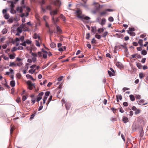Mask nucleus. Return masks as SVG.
Wrapping results in <instances>:
<instances>
[{"mask_svg":"<svg viewBox=\"0 0 148 148\" xmlns=\"http://www.w3.org/2000/svg\"><path fill=\"white\" fill-rule=\"evenodd\" d=\"M35 71V70H33L32 69H30L29 70V73H31V74H32L34 73Z\"/></svg>","mask_w":148,"mask_h":148,"instance_id":"obj_45","label":"nucleus"},{"mask_svg":"<svg viewBox=\"0 0 148 148\" xmlns=\"http://www.w3.org/2000/svg\"><path fill=\"white\" fill-rule=\"evenodd\" d=\"M116 101L118 102H119V99L121 100L122 99V97L121 95H116Z\"/></svg>","mask_w":148,"mask_h":148,"instance_id":"obj_14","label":"nucleus"},{"mask_svg":"<svg viewBox=\"0 0 148 148\" xmlns=\"http://www.w3.org/2000/svg\"><path fill=\"white\" fill-rule=\"evenodd\" d=\"M56 29H57V32H54V33H62V30L60 28V27L57 25H56Z\"/></svg>","mask_w":148,"mask_h":148,"instance_id":"obj_8","label":"nucleus"},{"mask_svg":"<svg viewBox=\"0 0 148 148\" xmlns=\"http://www.w3.org/2000/svg\"><path fill=\"white\" fill-rule=\"evenodd\" d=\"M135 97L136 98V99H140V95H136L135 96Z\"/></svg>","mask_w":148,"mask_h":148,"instance_id":"obj_55","label":"nucleus"},{"mask_svg":"<svg viewBox=\"0 0 148 148\" xmlns=\"http://www.w3.org/2000/svg\"><path fill=\"white\" fill-rule=\"evenodd\" d=\"M58 11L56 10L51 11L50 14L51 15H54L57 14Z\"/></svg>","mask_w":148,"mask_h":148,"instance_id":"obj_12","label":"nucleus"},{"mask_svg":"<svg viewBox=\"0 0 148 148\" xmlns=\"http://www.w3.org/2000/svg\"><path fill=\"white\" fill-rule=\"evenodd\" d=\"M116 65L118 68H121L123 67V66L121 63L119 62H118L116 63Z\"/></svg>","mask_w":148,"mask_h":148,"instance_id":"obj_16","label":"nucleus"},{"mask_svg":"<svg viewBox=\"0 0 148 148\" xmlns=\"http://www.w3.org/2000/svg\"><path fill=\"white\" fill-rule=\"evenodd\" d=\"M20 40H21V42H23L24 40V36H22L20 38Z\"/></svg>","mask_w":148,"mask_h":148,"instance_id":"obj_39","label":"nucleus"},{"mask_svg":"<svg viewBox=\"0 0 148 148\" xmlns=\"http://www.w3.org/2000/svg\"><path fill=\"white\" fill-rule=\"evenodd\" d=\"M129 89H130L129 88H126V87H124L123 88V92H124L125 90H129Z\"/></svg>","mask_w":148,"mask_h":148,"instance_id":"obj_58","label":"nucleus"},{"mask_svg":"<svg viewBox=\"0 0 148 148\" xmlns=\"http://www.w3.org/2000/svg\"><path fill=\"white\" fill-rule=\"evenodd\" d=\"M114 11V10L111 9H107L100 13L101 16H106L109 14L108 12H113Z\"/></svg>","mask_w":148,"mask_h":148,"instance_id":"obj_2","label":"nucleus"},{"mask_svg":"<svg viewBox=\"0 0 148 148\" xmlns=\"http://www.w3.org/2000/svg\"><path fill=\"white\" fill-rule=\"evenodd\" d=\"M27 99L26 97L25 96L23 95L22 97V100L23 101H25Z\"/></svg>","mask_w":148,"mask_h":148,"instance_id":"obj_56","label":"nucleus"},{"mask_svg":"<svg viewBox=\"0 0 148 148\" xmlns=\"http://www.w3.org/2000/svg\"><path fill=\"white\" fill-rule=\"evenodd\" d=\"M60 18L62 19L64 21H66V18L64 16H63L62 14H61L60 15Z\"/></svg>","mask_w":148,"mask_h":148,"instance_id":"obj_27","label":"nucleus"},{"mask_svg":"<svg viewBox=\"0 0 148 148\" xmlns=\"http://www.w3.org/2000/svg\"><path fill=\"white\" fill-rule=\"evenodd\" d=\"M122 121L124 123H126L128 121V119L127 117L123 116Z\"/></svg>","mask_w":148,"mask_h":148,"instance_id":"obj_17","label":"nucleus"},{"mask_svg":"<svg viewBox=\"0 0 148 148\" xmlns=\"http://www.w3.org/2000/svg\"><path fill=\"white\" fill-rule=\"evenodd\" d=\"M21 25L22 26V27H23V28L24 29V31H27L28 30V27L26 23L22 24Z\"/></svg>","mask_w":148,"mask_h":148,"instance_id":"obj_7","label":"nucleus"},{"mask_svg":"<svg viewBox=\"0 0 148 148\" xmlns=\"http://www.w3.org/2000/svg\"><path fill=\"white\" fill-rule=\"evenodd\" d=\"M15 58L14 56L12 54H11L10 55V59H13Z\"/></svg>","mask_w":148,"mask_h":148,"instance_id":"obj_53","label":"nucleus"},{"mask_svg":"<svg viewBox=\"0 0 148 148\" xmlns=\"http://www.w3.org/2000/svg\"><path fill=\"white\" fill-rule=\"evenodd\" d=\"M23 47L21 46H19L17 48L18 50H23Z\"/></svg>","mask_w":148,"mask_h":148,"instance_id":"obj_64","label":"nucleus"},{"mask_svg":"<svg viewBox=\"0 0 148 148\" xmlns=\"http://www.w3.org/2000/svg\"><path fill=\"white\" fill-rule=\"evenodd\" d=\"M104 29L103 28H99L98 30V32L99 33H100L101 32H103Z\"/></svg>","mask_w":148,"mask_h":148,"instance_id":"obj_36","label":"nucleus"},{"mask_svg":"<svg viewBox=\"0 0 148 148\" xmlns=\"http://www.w3.org/2000/svg\"><path fill=\"white\" fill-rule=\"evenodd\" d=\"M32 55L35 58L37 57V54L36 53H32Z\"/></svg>","mask_w":148,"mask_h":148,"instance_id":"obj_59","label":"nucleus"},{"mask_svg":"<svg viewBox=\"0 0 148 148\" xmlns=\"http://www.w3.org/2000/svg\"><path fill=\"white\" fill-rule=\"evenodd\" d=\"M27 84L28 85V88L30 90H32L33 89V86L35 88L34 84L32 83L30 81H28L27 82Z\"/></svg>","mask_w":148,"mask_h":148,"instance_id":"obj_3","label":"nucleus"},{"mask_svg":"<svg viewBox=\"0 0 148 148\" xmlns=\"http://www.w3.org/2000/svg\"><path fill=\"white\" fill-rule=\"evenodd\" d=\"M10 16L8 14H5L4 15L5 18L6 19H8L9 18Z\"/></svg>","mask_w":148,"mask_h":148,"instance_id":"obj_30","label":"nucleus"},{"mask_svg":"<svg viewBox=\"0 0 148 148\" xmlns=\"http://www.w3.org/2000/svg\"><path fill=\"white\" fill-rule=\"evenodd\" d=\"M13 19L11 18H10L8 20V22L10 23H12L13 22Z\"/></svg>","mask_w":148,"mask_h":148,"instance_id":"obj_52","label":"nucleus"},{"mask_svg":"<svg viewBox=\"0 0 148 148\" xmlns=\"http://www.w3.org/2000/svg\"><path fill=\"white\" fill-rule=\"evenodd\" d=\"M23 63L22 62H19L17 63L16 64V66H20L22 65Z\"/></svg>","mask_w":148,"mask_h":148,"instance_id":"obj_46","label":"nucleus"},{"mask_svg":"<svg viewBox=\"0 0 148 148\" xmlns=\"http://www.w3.org/2000/svg\"><path fill=\"white\" fill-rule=\"evenodd\" d=\"M63 78V77L62 76H61L60 77L58 78V81H61L62 80Z\"/></svg>","mask_w":148,"mask_h":148,"instance_id":"obj_40","label":"nucleus"},{"mask_svg":"<svg viewBox=\"0 0 148 148\" xmlns=\"http://www.w3.org/2000/svg\"><path fill=\"white\" fill-rule=\"evenodd\" d=\"M36 46L37 47H40V43L39 42L36 40Z\"/></svg>","mask_w":148,"mask_h":148,"instance_id":"obj_41","label":"nucleus"},{"mask_svg":"<svg viewBox=\"0 0 148 148\" xmlns=\"http://www.w3.org/2000/svg\"><path fill=\"white\" fill-rule=\"evenodd\" d=\"M108 33L107 32H104L103 34V37H105L107 36Z\"/></svg>","mask_w":148,"mask_h":148,"instance_id":"obj_61","label":"nucleus"},{"mask_svg":"<svg viewBox=\"0 0 148 148\" xmlns=\"http://www.w3.org/2000/svg\"><path fill=\"white\" fill-rule=\"evenodd\" d=\"M95 37L99 39H100L101 38V36L100 35H97V34H96L95 35Z\"/></svg>","mask_w":148,"mask_h":148,"instance_id":"obj_49","label":"nucleus"},{"mask_svg":"<svg viewBox=\"0 0 148 148\" xmlns=\"http://www.w3.org/2000/svg\"><path fill=\"white\" fill-rule=\"evenodd\" d=\"M47 99V97L46 96H44L43 97V103L44 104L45 103V101Z\"/></svg>","mask_w":148,"mask_h":148,"instance_id":"obj_44","label":"nucleus"},{"mask_svg":"<svg viewBox=\"0 0 148 148\" xmlns=\"http://www.w3.org/2000/svg\"><path fill=\"white\" fill-rule=\"evenodd\" d=\"M9 71L10 72H6L5 75H9L10 73H11L12 74H14V72L13 70L10 68L9 69Z\"/></svg>","mask_w":148,"mask_h":148,"instance_id":"obj_10","label":"nucleus"},{"mask_svg":"<svg viewBox=\"0 0 148 148\" xmlns=\"http://www.w3.org/2000/svg\"><path fill=\"white\" fill-rule=\"evenodd\" d=\"M45 3V0H42L40 3L41 6H42Z\"/></svg>","mask_w":148,"mask_h":148,"instance_id":"obj_43","label":"nucleus"},{"mask_svg":"<svg viewBox=\"0 0 148 148\" xmlns=\"http://www.w3.org/2000/svg\"><path fill=\"white\" fill-rule=\"evenodd\" d=\"M147 52L145 50H143L141 51V54L143 55H145L147 54Z\"/></svg>","mask_w":148,"mask_h":148,"instance_id":"obj_33","label":"nucleus"},{"mask_svg":"<svg viewBox=\"0 0 148 148\" xmlns=\"http://www.w3.org/2000/svg\"><path fill=\"white\" fill-rule=\"evenodd\" d=\"M108 20L110 22H112L114 21V18L112 16H110L109 17Z\"/></svg>","mask_w":148,"mask_h":148,"instance_id":"obj_35","label":"nucleus"},{"mask_svg":"<svg viewBox=\"0 0 148 148\" xmlns=\"http://www.w3.org/2000/svg\"><path fill=\"white\" fill-rule=\"evenodd\" d=\"M15 82L14 80H12L10 82V85L12 87H14L15 86Z\"/></svg>","mask_w":148,"mask_h":148,"instance_id":"obj_20","label":"nucleus"},{"mask_svg":"<svg viewBox=\"0 0 148 148\" xmlns=\"http://www.w3.org/2000/svg\"><path fill=\"white\" fill-rule=\"evenodd\" d=\"M50 93V92L49 91L46 92L45 93V96L47 97L49 96V94Z\"/></svg>","mask_w":148,"mask_h":148,"instance_id":"obj_60","label":"nucleus"},{"mask_svg":"<svg viewBox=\"0 0 148 148\" xmlns=\"http://www.w3.org/2000/svg\"><path fill=\"white\" fill-rule=\"evenodd\" d=\"M128 33L131 36H134L135 35V33L133 32H130L129 31H128Z\"/></svg>","mask_w":148,"mask_h":148,"instance_id":"obj_34","label":"nucleus"},{"mask_svg":"<svg viewBox=\"0 0 148 148\" xmlns=\"http://www.w3.org/2000/svg\"><path fill=\"white\" fill-rule=\"evenodd\" d=\"M50 47L52 48H54L56 46V45L54 42H52L50 45Z\"/></svg>","mask_w":148,"mask_h":148,"instance_id":"obj_25","label":"nucleus"},{"mask_svg":"<svg viewBox=\"0 0 148 148\" xmlns=\"http://www.w3.org/2000/svg\"><path fill=\"white\" fill-rule=\"evenodd\" d=\"M10 12L12 14H14L16 13V10L14 9V8H12V9H10Z\"/></svg>","mask_w":148,"mask_h":148,"instance_id":"obj_23","label":"nucleus"},{"mask_svg":"<svg viewBox=\"0 0 148 148\" xmlns=\"http://www.w3.org/2000/svg\"><path fill=\"white\" fill-rule=\"evenodd\" d=\"M137 55V53H135L134 54L132 55H131V58H136V56Z\"/></svg>","mask_w":148,"mask_h":148,"instance_id":"obj_47","label":"nucleus"},{"mask_svg":"<svg viewBox=\"0 0 148 148\" xmlns=\"http://www.w3.org/2000/svg\"><path fill=\"white\" fill-rule=\"evenodd\" d=\"M130 100L132 101H134L135 99L134 96L132 95H130Z\"/></svg>","mask_w":148,"mask_h":148,"instance_id":"obj_21","label":"nucleus"},{"mask_svg":"<svg viewBox=\"0 0 148 148\" xmlns=\"http://www.w3.org/2000/svg\"><path fill=\"white\" fill-rule=\"evenodd\" d=\"M20 45L23 46H26V43L25 41L24 42L20 43Z\"/></svg>","mask_w":148,"mask_h":148,"instance_id":"obj_57","label":"nucleus"},{"mask_svg":"<svg viewBox=\"0 0 148 148\" xmlns=\"http://www.w3.org/2000/svg\"><path fill=\"white\" fill-rule=\"evenodd\" d=\"M7 32V30L6 28L3 29L2 31V33L3 34H5Z\"/></svg>","mask_w":148,"mask_h":148,"instance_id":"obj_31","label":"nucleus"},{"mask_svg":"<svg viewBox=\"0 0 148 148\" xmlns=\"http://www.w3.org/2000/svg\"><path fill=\"white\" fill-rule=\"evenodd\" d=\"M144 76V75L142 73H141L139 74V76L140 79H142L143 78Z\"/></svg>","mask_w":148,"mask_h":148,"instance_id":"obj_32","label":"nucleus"},{"mask_svg":"<svg viewBox=\"0 0 148 148\" xmlns=\"http://www.w3.org/2000/svg\"><path fill=\"white\" fill-rule=\"evenodd\" d=\"M90 37V35L89 33H87L86 35V38L87 39H89Z\"/></svg>","mask_w":148,"mask_h":148,"instance_id":"obj_42","label":"nucleus"},{"mask_svg":"<svg viewBox=\"0 0 148 148\" xmlns=\"http://www.w3.org/2000/svg\"><path fill=\"white\" fill-rule=\"evenodd\" d=\"M9 66L10 67H12V66H16V64L14 62H10V64L9 65Z\"/></svg>","mask_w":148,"mask_h":148,"instance_id":"obj_22","label":"nucleus"},{"mask_svg":"<svg viewBox=\"0 0 148 148\" xmlns=\"http://www.w3.org/2000/svg\"><path fill=\"white\" fill-rule=\"evenodd\" d=\"M136 65L139 69H141L142 68V65L140 63H137L136 64Z\"/></svg>","mask_w":148,"mask_h":148,"instance_id":"obj_28","label":"nucleus"},{"mask_svg":"<svg viewBox=\"0 0 148 148\" xmlns=\"http://www.w3.org/2000/svg\"><path fill=\"white\" fill-rule=\"evenodd\" d=\"M43 94L44 93L43 92H41L39 94L38 97L37 98V101L39 102L42 99V96Z\"/></svg>","mask_w":148,"mask_h":148,"instance_id":"obj_6","label":"nucleus"},{"mask_svg":"<svg viewBox=\"0 0 148 148\" xmlns=\"http://www.w3.org/2000/svg\"><path fill=\"white\" fill-rule=\"evenodd\" d=\"M110 71H108V74L110 76H114L115 74L114 70L112 68H110Z\"/></svg>","mask_w":148,"mask_h":148,"instance_id":"obj_4","label":"nucleus"},{"mask_svg":"<svg viewBox=\"0 0 148 148\" xmlns=\"http://www.w3.org/2000/svg\"><path fill=\"white\" fill-rule=\"evenodd\" d=\"M52 21L53 22V23H54V24L56 25V23L58 22L59 21V20L58 19V18H56V20H55L53 16H52Z\"/></svg>","mask_w":148,"mask_h":148,"instance_id":"obj_9","label":"nucleus"},{"mask_svg":"<svg viewBox=\"0 0 148 148\" xmlns=\"http://www.w3.org/2000/svg\"><path fill=\"white\" fill-rule=\"evenodd\" d=\"M106 21V20L105 18H103L101 20V22L100 24L102 25H104Z\"/></svg>","mask_w":148,"mask_h":148,"instance_id":"obj_18","label":"nucleus"},{"mask_svg":"<svg viewBox=\"0 0 148 148\" xmlns=\"http://www.w3.org/2000/svg\"><path fill=\"white\" fill-rule=\"evenodd\" d=\"M46 9L51 11L52 10V7L50 5H48L47 6Z\"/></svg>","mask_w":148,"mask_h":148,"instance_id":"obj_29","label":"nucleus"},{"mask_svg":"<svg viewBox=\"0 0 148 148\" xmlns=\"http://www.w3.org/2000/svg\"><path fill=\"white\" fill-rule=\"evenodd\" d=\"M16 10L17 12H19L20 13H22L23 12V9L21 7H18L16 8Z\"/></svg>","mask_w":148,"mask_h":148,"instance_id":"obj_11","label":"nucleus"},{"mask_svg":"<svg viewBox=\"0 0 148 148\" xmlns=\"http://www.w3.org/2000/svg\"><path fill=\"white\" fill-rule=\"evenodd\" d=\"M141 57H142V56L140 55H138V54H137V55L136 56V59L140 58H141Z\"/></svg>","mask_w":148,"mask_h":148,"instance_id":"obj_62","label":"nucleus"},{"mask_svg":"<svg viewBox=\"0 0 148 148\" xmlns=\"http://www.w3.org/2000/svg\"><path fill=\"white\" fill-rule=\"evenodd\" d=\"M37 56H38L39 57H40L42 56V53L41 52H38L37 54Z\"/></svg>","mask_w":148,"mask_h":148,"instance_id":"obj_50","label":"nucleus"},{"mask_svg":"<svg viewBox=\"0 0 148 148\" xmlns=\"http://www.w3.org/2000/svg\"><path fill=\"white\" fill-rule=\"evenodd\" d=\"M52 98V95L50 96L48 100V103H49L51 101Z\"/></svg>","mask_w":148,"mask_h":148,"instance_id":"obj_51","label":"nucleus"},{"mask_svg":"<svg viewBox=\"0 0 148 148\" xmlns=\"http://www.w3.org/2000/svg\"><path fill=\"white\" fill-rule=\"evenodd\" d=\"M135 30V29H134L133 27H130L129 28V30L128 31H129V32L130 31L131 32H133Z\"/></svg>","mask_w":148,"mask_h":148,"instance_id":"obj_38","label":"nucleus"},{"mask_svg":"<svg viewBox=\"0 0 148 148\" xmlns=\"http://www.w3.org/2000/svg\"><path fill=\"white\" fill-rule=\"evenodd\" d=\"M91 42L92 44L96 43V40H95V38H93L92 39Z\"/></svg>","mask_w":148,"mask_h":148,"instance_id":"obj_54","label":"nucleus"},{"mask_svg":"<svg viewBox=\"0 0 148 148\" xmlns=\"http://www.w3.org/2000/svg\"><path fill=\"white\" fill-rule=\"evenodd\" d=\"M77 17L79 18L82 19H85L86 20H89L90 18L88 16H82L81 15V12L79 10H78L77 11Z\"/></svg>","mask_w":148,"mask_h":148,"instance_id":"obj_1","label":"nucleus"},{"mask_svg":"<svg viewBox=\"0 0 148 148\" xmlns=\"http://www.w3.org/2000/svg\"><path fill=\"white\" fill-rule=\"evenodd\" d=\"M22 26L20 25L19 27H18L17 28V31L19 33H21L22 32V30L23 29Z\"/></svg>","mask_w":148,"mask_h":148,"instance_id":"obj_13","label":"nucleus"},{"mask_svg":"<svg viewBox=\"0 0 148 148\" xmlns=\"http://www.w3.org/2000/svg\"><path fill=\"white\" fill-rule=\"evenodd\" d=\"M123 105L125 107L127 106H128V103L126 102H124L123 103Z\"/></svg>","mask_w":148,"mask_h":148,"instance_id":"obj_63","label":"nucleus"},{"mask_svg":"<svg viewBox=\"0 0 148 148\" xmlns=\"http://www.w3.org/2000/svg\"><path fill=\"white\" fill-rule=\"evenodd\" d=\"M8 3H10L11 4L10 6V9H12V8H14L15 7V4H16V2H14V1H8Z\"/></svg>","mask_w":148,"mask_h":148,"instance_id":"obj_5","label":"nucleus"},{"mask_svg":"<svg viewBox=\"0 0 148 148\" xmlns=\"http://www.w3.org/2000/svg\"><path fill=\"white\" fill-rule=\"evenodd\" d=\"M143 40L142 39H140L138 42V44L141 47H142L143 46Z\"/></svg>","mask_w":148,"mask_h":148,"instance_id":"obj_26","label":"nucleus"},{"mask_svg":"<svg viewBox=\"0 0 148 148\" xmlns=\"http://www.w3.org/2000/svg\"><path fill=\"white\" fill-rule=\"evenodd\" d=\"M33 38L35 39H36L37 38H38L39 40L40 38V37L39 36H38L37 34L35 33L34 34Z\"/></svg>","mask_w":148,"mask_h":148,"instance_id":"obj_24","label":"nucleus"},{"mask_svg":"<svg viewBox=\"0 0 148 148\" xmlns=\"http://www.w3.org/2000/svg\"><path fill=\"white\" fill-rule=\"evenodd\" d=\"M25 41V42L26 43L28 44H30L32 43V41L29 40L28 39H27Z\"/></svg>","mask_w":148,"mask_h":148,"instance_id":"obj_37","label":"nucleus"},{"mask_svg":"<svg viewBox=\"0 0 148 148\" xmlns=\"http://www.w3.org/2000/svg\"><path fill=\"white\" fill-rule=\"evenodd\" d=\"M54 4L56 5H60L61 4V2L60 0H56L54 2Z\"/></svg>","mask_w":148,"mask_h":148,"instance_id":"obj_15","label":"nucleus"},{"mask_svg":"<svg viewBox=\"0 0 148 148\" xmlns=\"http://www.w3.org/2000/svg\"><path fill=\"white\" fill-rule=\"evenodd\" d=\"M140 112V111L139 110H136L135 112V114H139Z\"/></svg>","mask_w":148,"mask_h":148,"instance_id":"obj_48","label":"nucleus"},{"mask_svg":"<svg viewBox=\"0 0 148 148\" xmlns=\"http://www.w3.org/2000/svg\"><path fill=\"white\" fill-rule=\"evenodd\" d=\"M26 77L27 78L30 79H31L33 80V81H35V79H34L33 78L32 76H31V75H29V74H27V75H26Z\"/></svg>","mask_w":148,"mask_h":148,"instance_id":"obj_19","label":"nucleus"}]
</instances>
